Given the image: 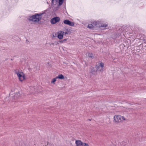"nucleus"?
I'll list each match as a JSON object with an SVG mask.
<instances>
[{
    "label": "nucleus",
    "mask_w": 146,
    "mask_h": 146,
    "mask_svg": "<svg viewBox=\"0 0 146 146\" xmlns=\"http://www.w3.org/2000/svg\"><path fill=\"white\" fill-rule=\"evenodd\" d=\"M28 20L33 22H39L41 20V17H40L38 13H36L32 16H29L27 17Z\"/></svg>",
    "instance_id": "f257e3e1"
},
{
    "label": "nucleus",
    "mask_w": 146,
    "mask_h": 146,
    "mask_svg": "<svg viewBox=\"0 0 146 146\" xmlns=\"http://www.w3.org/2000/svg\"><path fill=\"white\" fill-rule=\"evenodd\" d=\"M113 118L115 122H119L125 120V119L124 117L119 115H115Z\"/></svg>",
    "instance_id": "f03ea898"
},
{
    "label": "nucleus",
    "mask_w": 146,
    "mask_h": 146,
    "mask_svg": "<svg viewBox=\"0 0 146 146\" xmlns=\"http://www.w3.org/2000/svg\"><path fill=\"white\" fill-rule=\"evenodd\" d=\"M123 28L122 27L119 28V30L117 32L113 34L112 35V38L115 39L116 38H119V36L121 35V34L122 33L121 32L120 33H119V32H121Z\"/></svg>",
    "instance_id": "7ed1b4c3"
},
{
    "label": "nucleus",
    "mask_w": 146,
    "mask_h": 146,
    "mask_svg": "<svg viewBox=\"0 0 146 146\" xmlns=\"http://www.w3.org/2000/svg\"><path fill=\"white\" fill-rule=\"evenodd\" d=\"M15 73L17 75V76L19 77V80L20 81H22L25 79V77L24 76H23L21 74L20 72L19 71L15 70Z\"/></svg>",
    "instance_id": "20e7f679"
},
{
    "label": "nucleus",
    "mask_w": 146,
    "mask_h": 146,
    "mask_svg": "<svg viewBox=\"0 0 146 146\" xmlns=\"http://www.w3.org/2000/svg\"><path fill=\"white\" fill-rule=\"evenodd\" d=\"M60 18L59 17H54L51 19L50 22L52 24H54L60 21Z\"/></svg>",
    "instance_id": "39448f33"
},
{
    "label": "nucleus",
    "mask_w": 146,
    "mask_h": 146,
    "mask_svg": "<svg viewBox=\"0 0 146 146\" xmlns=\"http://www.w3.org/2000/svg\"><path fill=\"white\" fill-rule=\"evenodd\" d=\"M63 22L64 24L68 25H69L71 26H73L74 25V23L71 22L68 20H64L63 21Z\"/></svg>",
    "instance_id": "423d86ee"
},
{
    "label": "nucleus",
    "mask_w": 146,
    "mask_h": 146,
    "mask_svg": "<svg viewBox=\"0 0 146 146\" xmlns=\"http://www.w3.org/2000/svg\"><path fill=\"white\" fill-rule=\"evenodd\" d=\"M97 72V70L95 68L91 67V71L90 72V74L95 75L96 74Z\"/></svg>",
    "instance_id": "0eeeda50"
},
{
    "label": "nucleus",
    "mask_w": 146,
    "mask_h": 146,
    "mask_svg": "<svg viewBox=\"0 0 146 146\" xmlns=\"http://www.w3.org/2000/svg\"><path fill=\"white\" fill-rule=\"evenodd\" d=\"M108 24L106 23L102 24L100 25H99L98 27L99 28H101V29L104 30L106 29V28L108 27Z\"/></svg>",
    "instance_id": "6e6552de"
},
{
    "label": "nucleus",
    "mask_w": 146,
    "mask_h": 146,
    "mask_svg": "<svg viewBox=\"0 0 146 146\" xmlns=\"http://www.w3.org/2000/svg\"><path fill=\"white\" fill-rule=\"evenodd\" d=\"M64 35V32L62 31H60L58 34L57 37L60 39H62L63 37V35Z\"/></svg>",
    "instance_id": "1a4fd4ad"
},
{
    "label": "nucleus",
    "mask_w": 146,
    "mask_h": 146,
    "mask_svg": "<svg viewBox=\"0 0 146 146\" xmlns=\"http://www.w3.org/2000/svg\"><path fill=\"white\" fill-rule=\"evenodd\" d=\"M48 10V9H46L44 11H42V13H38V15L39 16V17H41V19H42V17L41 16L42 15H44V14H45L46 13V12Z\"/></svg>",
    "instance_id": "9d476101"
},
{
    "label": "nucleus",
    "mask_w": 146,
    "mask_h": 146,
    "mask_svg": "<svg viewBox=\"0 0 146 146\" xmlns=\"http://www.w3.org/2000/svg\"><path fill=\"white\" fill-rule=\"evenodd\" d=\"M56 78L62 79H64V77L62 74H59L56 77Z\"/></svg>",
    "instance_id": "9b49d317"
},
{
    "label": "nucleus",
    "mask_w": 146,
    "mask_h": 146,
    "mask_svg": "<svg viewBox=\"0 0 146 146\" xmlns=\"http://www.w3.org/2000/svg\"><path fill=\"white\" fill-rule=\"evenodd\" d=\"M88 27L90 29H93L94 28V26L93 25V24H89L88 26Z\"/></svg>",
    "instance_id": "f8f14e48"
},
{
    "label": "nucleus",
    "mask_w": 146,
    "mask_h": 146,
    "mask_svg": "<svg viewBox=\"0 0 146 146\" xmlns=\"http://www.w3.org/2000/svg\"><path fill=\"white\" fill-rule=\"evenodd\" d=\"M99 22V21H94L93 23V24L94 26H96L98 25Z\"/></svg>",
    "instance_id": "ddd939ff"
},
{
    "label": "nucleus",
    "mask_w": 146,
    "mask_h": 146,
    "mask_svg": "<svg viewBox=\"0 0 146 146\" xmlns=\"http://www.w3.org/2000/svg\"><path fill=\"white\" fill-rule=\"evenodd\" d=\"M88 56L89 58H91L92 59H93L94 58L93 54L92 53H89Z\"/></svg>",
    "instance_id": "4468645a"
},
{
    "label": "nucleus",
    "mask_w": 146,
    "mask_h": 146,
    "mask_svg": "<svg viewBox=\"0 0 146 146\" xmlns=\"http://www.w3.org/2000/svg\"><path fill=\"white\" fill-rule=\"evenodd\" d=\"M99 66H100L102 68H103L104 67V63L103 62H102L99 64Z\"/></svg>",
    "instance_id": "2eb2a0df"
},
{
    "label": "nucleus",
    "mask_w": 146,
    "mask_h": 146,
    "mask_svg": "<svg viewBox=\"0 0 146 146\" xmlns=\"http://www.w3.org/2000/svg\"><path fill=\"white\" fill-rule=\"evenodd\" d=\"M57 78H56V77L53 78L52 79V80L51 81V82L52 83H54L56 81Z\"/></svg>",
    "instance_id": "dca6fc26"
},
{
    "label": "nucleus",
    "mask_w": 146,
    "mask_h": 146,
    "mask_svg": "<svg viewBox=\"0 0 146 146\" xmlns=\"http://www.w3.org/2000/svg\"><path fill=\"white\" fill-rule=\"evenodd\" d=\"M94 68H95L97 71L99 68V65L98 66L97 65H96Z\"/></svg>",
    "instance_id": "f3484780"
},
{
    "label": "nucleus",
    "mask_w": 146,
    "mask_h": 146,
    "mask_svg": "<svg viewBox=\"0 0 146 146\" xmlns=\"http://www.w3.org/2000/svg\"><path fill=\"white\" fill-rule=\"evenodd\" d=\"M64 32V35H66V34L68 35V31L67 30L66 32Z\"/></svg>",
    "instance_id": "a211bd4d"
},
{
    "label": "nucleus",
    "mask_w": 146,
    "mask_h": 146,
    "mask_svg": "<svg viewBox=\"0 0 146 146\" xmlns=\"http://www.w3.org/2000/svg\"><path fill=\"white\" fill-rule=\"evenodd\" d=\"M83 146H89V145L87 143H83Z\"/></svg>",
    "instance_id": "6ab92c4d"
},
{
    "label": "nucleus",
    "mask_w": 146,
    "mask_h": 146,
    "mask_svg": "<svg viewBox=\"0 0 146 146\" xmlns=\"http://www.w3.org/2000/svg\"><path fill=\"white\" fill-rule=\"evenodd\" d=\"M67 40L66 39H64L63 40H61L60 42L61 43H63L64 42L66 41Z\"/></svg>",
    "instance_id": "aec40b11"
},
{
    "label": "nucleus",
    "mask_w": 146,
    "mask_h": 146,
    "mask_svg": "<svg viewBox=\"0 0 146 146\" xmlns=\"http://www.w3.org/2000/svg\"><path fill=\"white\" fill-rule=\"evenodd\" d=\"M13 97H14V98H15V97H16L17 98V96L16 95H14V96H13Z\"/></svg>",
    "instance_id": "412c9836"
}]
</instances>
